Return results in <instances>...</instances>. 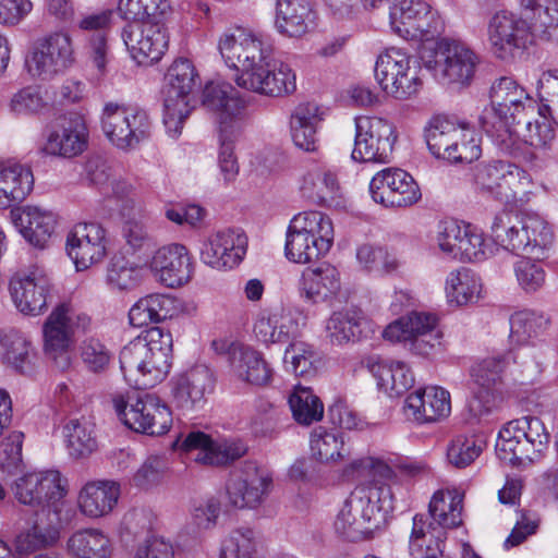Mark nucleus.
<instances>
[{
	"label": "nucleus",
	"mask_w": 558,
	"mask_h": 558,
	"mask_svg": "<svg viewBox=\"0 0 558 558\" xmlns=\"http://www.w3.org/2000/svg\"><path fill=\"white\" fill-rule=\"evenodd\" d=\"M218 49L226 64L238 71L239 87L269 97L295 92V73L287 63L274 59L271 46L259 36L242 28L226 32Z\"/></svg>",
	"instance_id": "nucleus-1"
},
{
	"label": "nucleus",
	"mask_w": 558,
	"mask_h": 558,
	"mask_svg": "<svg viewBox=\"0 0 558 558\" xmlns=\"http://www.w3.org/2000/svg\"><path fill=\"white\" fill-rule=\"evenodd\" d=\"M558 27V8L549 0H520V12L500 11L488 22L487 36L493 53L509 60L537 39H549Z\"/></svg>",
	"instance_id": "nucleus-2"
},
{
	"label": "nucleus",
	"mask_w": 558,
	"mask_h": 558,
	"mask_svg": "<svg viewBox=\"0 0 558 558\" xmlns=\"http://www.w3.org/2000/svg\"><path fill=\"white\" fill-rule=\"evenodd\" d=\"M392 493L387 482L374 480L354 488L339 510L333 527L336 533L350 542L372 537L384 514L392 509Z\"/></svg>",
	"instance_id": "nucleus-3"
},
{
	"label": "nucleus",
	"mask_w": 558,
	"mask_h": 558,
	"mask_svg": "<svg viewBox=\"0 0 558 558\" xmlns=\"http://www.w3.org/2000/svg\"><path fill=\"white\" fill-rule=\"evenodd\" d=\"M489 106L480 118L484 131L506 145L511 140L513 126L534 112L532 97L511 77L495 81L489 90Z\"/></svg>",
	"instance_id": "nucleus-4"
},
{
	"label": "nucleus",
	"mask_w": 558,
	"mask_h": 558,
	"mask_svg": "<svg viewBox=\"0 0 558 558\" xmlns=\"http://www.w3.org/2000/svg\"><path fill=\"white\" fill-rule=\"evenodd\" d=\"M425 140L433 156L450 163H471L482 155L481 136L465 120L434 116L425 126Z\"/></svg>",
	"instance_id": "nucleus-5"
},
{
	"label": "nucleus",
	"mask_w": 558,
	"mask_h": 558,
	"mask_svg": "<svg viewBox=\"0 0 558 558\" xmlns=\"http://www.w3.org/2000/svg\"><path fill=\"white\" fill-rule=\"evenodd\" d=\"M333 235V223L325 213H299L288 226L284 255L296 264L315 262L330 251Z\"/></svg>",
	"instance_id": "nucleus-6"
},
{
	"label": "nucleus",
	"mask_w": 558,
	"mask_h": 558,
	"mask_svg": "<svg viewBox=\"0 0 558 558\" xmlns=\"http://www.w3.org/2000/svg\"><path fill=\"white\" fill-rule=\"evenodd\" d=\"M424 66L441 84L469 86L474 80L480 58L464 43L440 39L421 54Z\"/></svg>",
	"instance_id": "nucleus-7"
},
{
	"label": "nucleus",
	"mask_w": 558,
	"mask_h": 558,
	"mask_svg": "<svg viewBox=\"0 0 558 558\" xmlns=\"http://www.w3.org/2000/svg\"><path fill=\"white\" fill-rule=\"evenodd\" d=\"M549 434L544 423L534 416L508 422L499 432L496 453L501 461L512 464L536 461L547 451Z\"/></svg>",
	"instance_id": "nucleus-8"
},
{
	"label": "nucleus",
	"mask_w": 558,
	"mask_h": 558,
	"mask_svg": "<svg viewBox=\"0 0 558 558\" xmlns=\"http://www.w3.org/2000/svg\"><path fill=\"white\" fill-rule=\"evenodd\" d=\"M75 61L71 35L64 31H56L33 44L25 57V69L32 78L49 82L65 73Z\"/></svg>",
	"instance_id": "nucleus-9"
},
{
	"label": "nucleus",
	"mask_w": 558,
	"mask_h": 558,
	"mask_svg": "<svg viewBox=\"0 0 558 558\" xmlns=\"http://www.w3.org/2000/svg\"><path fill=\"white\" fill-rule=\"evenodd\" d=\"M111 402L119 418L130 429L160 436L171 428V409L154 395L114 393Z\"/></svg>",
	"instance_id": "nucleus-10"
},
{
	"label": "nucleus",
	"mask_w": 558,
	"mask_h": 558,
	"mask_svg": "<svg viewBox=\"0 0 558 558\" xmlns=\"http://www.w3.org/2000/svg\"><path fill=\"white\" fill-rule=\"evenodd\" d=\"M472 180L481 194L501 202L517 199L532 184V179L524 169L496 159L477 163L473 168Z\"/></svg>",
	"instance_id": "nucleus-11"
},
{
	"label": "nucleus",
	"mask_w": 558,
	"mask_h": 558,
	"mask_svg": "<svg viewBox=\"0 0 558 558\" xmlns=\"http://www.w3.org/2000/svg\"><path fill=\"white\" fill-rule=\"evenodd\" d=\"M101 126L112 145L128 151L149 136L150 123L140 107L108 102L102 110Z\"/></svg>",
	"instance_id": "nucleus-12"
},
{
	"label": "nucleus",
	"mask_w": 558,
	"mask_h": 558,
	"mask_svg": "<svg viewBox=\"0 0 558 558\" xmlns=\"http://www.w3.org/2000/svg\"><path fill=\"white\" fill-rule=\"evenodd\" d=\"M411 57L391 48L380 53L375 64V78L380 88L399 100L416 95L422 86L417 70L411 66Z\"/></svg>",
	"instance_id": "nucleus-13"
},
{
	"label": "nucleus",
	"mask_w": 558,
	"mask_h": 558,
	"mask_svg": "<svg viewBox=\"0 0 558 558\" xmlns=\"http://www.w3.org/2000/svg\"><path fill=\"white\" fill-rule=\"evenodd\" d=\"M272 487V474L265 465L244 461L238 474L226 484L227 505L235 509H256L264 504Z\"/></svg>",
	"instance_id": "nucleus-14"
},
{
	"label": "nucleus",
	"mask_w": 558,
	"mask_h": 558,
	"mask_svg": "<svg viewBox=\"0 0 558 558\" xmlns=\"http://www.w3.org/2000/svg\"><path fill=\"white\" fill-rule=\"evenodd\" d=\"M201 105L214 117L218 132L241 133L246 121V102L228 82H207L202 92Z\"/></svg>",
	"instance_id": "nucleus-15"
},
{
	"label": "nucleus",
	"mask_w": 558,
	"mask_h": 558,
	"mask_svg": "<svg viewBox=\"0 0 558 558\" xmlns=\"http://www.w3.org/2000/svg\"><path fill=\"white\" fill-rule=\"evenodd\" d=\"M16 501L31 508L51 509L59 512L58 502L66 493L65 481L57 470L34 471L25 473L11 485Z\"/></svg>",
	"instance_id": "nucleus-16"
},
{
	"label": "nucleus",
	"mask_w": 558,
	"mask_h": 558,
	"mask_svg": "<svg viewBox=\"0 0 558 558\" xmlns=\"http://www.w3.org/2000/svg\"><path fill=\"white\" fill-rule=\"evenodd\" d=\"M396 142L395 125L388 120L378 117H357L351 157L360 162H387Z\"/></svg>",
	"instance_id": "nucleus-17"
},
{
	"label": "nucleus",
	"mask_w": 558,
	"mask_h": 558,
	"mask_svg": "<svg viewBox=\"0 0 558 558\" xmlns=\"http://www.w3.org/2000/svg\"><path fill=\"white\" fill-rule=\"evenodd\" d=\"M390 25L408 40L429 41L441 31V23L422 0H396L390 8Z\"/></svg>",
	"instance_id": "nucleus-18"
},
{
	"label": "nucleus",
	"mask_w": 558,
	"mask_h": 558,
	"mask_svg": "<svg viewBox=\"0 0 558 558\" xmlns=\"http://www.w3.org/2000/svg\"><path fill=\"white\" fill-rule=\"evenodd\" d=\"M121 36L138 64L159 61L169 48L170 34L163 21H130Z\"/></svg>",
	"instance_id": "nucleus-19"
},
{
	"label": "nucleus",
	"mask_w": 558,
	"mask_h": 558,
	"mask_svg": "<svg viewBox=\"0 0 558 558\" xmlns=\"http://www.w3.org/2000/svg\"><path fill=\"white\" fill-rule=\"evenodd\" d=\"M369 192L374 202L386 207H407L421 198V191L411 174L399 168H386L377 172Z\"/></svg>",
	"instance_id": "nucleus-20"
},
{
	"label": "nucleus",
	"mask_w": 558,
	"mask_h": 558,
	"mask_svg": "<svg viewBox=\"0 0 558 558\" xmlns=\"http://www.w3.org/2000/svg\"><path fill=\"white\" fill-rule=\"evenodd\" d=\"M50 288L49 277L37 265L10 280V293L16 308L31 316L40 315L47 308Z\"/></svg>",
	"instance_id": "nucleus-21"
},
{
	"label": "nucleus",
	"mask_w": 558,
	"mask_h": 558,
	"mask_svg": "<svg viewBox=\"0 0 558 558\" xmlns=\"http://www.w3.org/2000/svg\"><path fill=\"white\" fill-rule=\"evenodd\" d=\"M107 232L96 222L75 225L66 236V251L78 270L100 263L107 255Z\"/></svg>",
	"instance_id": "nucleus-22"
},
{
	"label": "nucleus",
	"mask_w": 558,
	"mask_h": 558,
	"mask_svg": "<svg viewBox=\"0 0 558 558\" xmlns=\"http://www.w3.org/2000/svg\"><path fill=\"white\" fill-rule=\"evenodd\" d=\"M88 131L80 116L61 118L47 130L40 151L47 156L73 158L87 147Z\"/></svg>",
	"instance_id": "nucleus-23"
},
{
	"label": "nucleus",
	"mask_w": 558,
	"mask_h": 558,
	"mask_svg": "<svg viewBox=\"0 0 558 558\" xmlns=\"http://www.w3.org/2000/svg\"><path fill=\"white\" fill-rule=\"evenodd\" d=\"M247 248V238L234 229L218 230L210 234L201 252L203 262L211 268L227 270L238 266Z\"/></svg>",
	"instance_id": "nucleus-24"
},
{
	"label": "nucleus",
	"mask_w": 558,
	"mask_h": 558,
	"mask_svg": "<svg viewBox=\"0 0 558 558\" xmlns=\"http://www.w3.org/2000/svg\"><path fill=\"white\" fill-rule=\"evenodd\" d=\"M181 451L191 454L198 463L219 466L226 465L243 457L247 447L238 441H213L203 432H192L182 441Z\"/></svg>",
	"instance_id": "nucleus-25"
},
{
	"label": "nucleus",
	"mask_w": 558,
	"mask_h": 558,
	"mask_svg": "<svg viewBox=\"0 0 558 558\" xmlns=\"http://www.w3.org/2000/svg\"><path fill=\"white\" fill-rule=\"evenodd\" d=\"M90 318L76 312L69 304L58 305L44 324L45 350L49 353L65 352L76 329L85 330Z\"/></svg>",
	"instance_id": "nucleus-26"
},
{
	"label": "nucleus",
	"mask_w": 558,
	"mask_h": 558,
	"mask_svg": "<svg viewBox=\"0 0 558 558\" xmlns=\"http://www.w3.org/2000/svg\"><path fill=\"white\" fill-rule=\"evenodd\" d=\"M58 514L51 509H39L15 536L14 546L20 555L33 553L54 546L60 538Z\"/></svg>",
	"instance_id": "nucleus-27"
},
{
	"label": "nucleus",
	"mask_w": 558,
	"mask_h": 558,
	"mask_svg": "<svg viewBox=\"0 0 558 558\" xmlns=\"http://www.w3.org/2000/svg\"><path fill=\"white\" fill-rule=\"evenodd\" d=\"M450 393L438 386H427L410 393L403 404L405 417L418 424L435 423L450 414Z\"/></svg>",
	"instance_id": "nucleus-28"
},
{
	"label": "nucleus",
	"mask_w": 558,
	"mask_h": 558,
	"mask_svg": "<svg viewBox=\"0 0 558 558\" xmlns=\"http://www.w3.org/2000/svg\"><path fill=\"white\" fill-rule=\"evenodd\" d=\"M172 362L161 356L136 359L132 349L120 352V368L124 379L136 389H148L161 383L169 374Z\"/></svg>",
	"instance_id": "nucleus-29"
},
{
	"label": "nucleus",
	"mask_w": 558,
	"mask_h": 558,
	"mask_svg": "<svg viewBox=\"0 0 558 558\" xmlns=\"http://www.w3.org/2000/svg\"><path fill=\"white\" fill-rule=\"evenodd\" d=\"M298 289L305 302L312 304L331 302L341 291L340 272L328 263L305 268L299 279Z\"/></svg>",
	"instance_id": "nucleus-30"
},
{
	"label": "nucleus",
	"mask_w": 558,
	"mask_h": 558,
	"mask_svg": "<svg viewBox=\"0 0 558 558\" xmlns=\"http://www.w3.org/2000/svg\"><path fill=\"white\" fill-rule=\"evenodd\" d=\"M368 330L371 324L363 311L353 306L333 312L325 325L326 339L337 347L362 340Z\"/></svg>",
	"instance_id": "nucleus-31"
},
{
	"label": "nucleus",
	"mask_w": 558,
	"mask_h": 558,
	"mask_svg": "<svg viewBox=\"0 0 558 558\" xmlns=\"http://www.w3.org/2000/svg\"><path fill=\"white\" fill-rule=\"evenodd\" d=\"M10 218L23 238L39 248L47 245L56 226L54 215L36 206L15 207Z\"/></svg>",
	"instance_id": "nucleus-32"
},
{
	"label": "nucleus",
	"mask_w": 558,
	"mask_h": 558,
	"mask_svg": "<svg viewBox=\"0 0 558 558\" xmlns=\"http://www.w3.org/2000/svg\"><path fill=\"white\" fill-rule=\"evenodd\" d=\"M120 497V485L113 481L86 483L80 490L77 504L81 512L92 519L109 514Z\"/></svg>",
	"instance_id": "nucleus-33"
},
{
	"label": "nucleus",
	"mask_w": 558,
	"mask_h": 558,
	"mask_svg": "<svg viewBox=\"0 0 558 558\" xmlns=\"http://www.w3.org/2000/svg\"><path fill=\"white\" fill-rule=\"evenodd\" d=\"M231 368L240 380L254 386H266L272 377V369L263 354L247 344L232 348Z\"/></svg>",
	"instance_id": "nucleus-34"
},
{
	"label": "nucleus",
	"mask_w": 558,
	"mask_h": 558,
	"mask_svg": "<svg viewBox=\"0 0 558 558\" xmlns=\"http://www.w3.org/2000/svg\"><path fill=\"white\" fill-rule=\"evenodd\" d=\"M323 120V112L315 102H303L295 107L290 119L291 136L294 145L308 153L319 146L317 130Z\"/></svg>",
	"instance_id": "nucleus-35"
},
{
	"label": "nucleus",
	"mask_w": 558,
	"mask_h": 558,
	"mask_svg": "<svg viewBox=\"0 0 558 558\" xmlns=\"http://www.w3.org/2000/svg\"><path fill=\"white\" fill-rule=\"evenodd\" d=\"M213 387V375L203 365L181 374L177 379V409L185 413L199 408L205 393L210 392Z\"/></svg>",
	"instance_id": "nucleus-36"
},
{
	"label": "nucleus",
	"mask_w": 558,
	"mask_h": 558,
	"mask_svg": "<svg viewBox=\"0 0 558 558\" xmlns=\"http://www.w3.org/2000/svg\"><path fill=\"white\" fill-rule=\"evenodd\" d=\"M462 500L463 495L457 490L440 489L437 490L429 502V514L433 519V523H425V532L433 531L435 529L438 532L446 534L444 530L454 529L462 524ZM424 518V515L418 514ZM424 522L425 519H423ZM446 536L442 538V541Z\"/></svg>",
	"instance_id": "nucleus-37"
},
{
	"label": "nucleus",
	"mask_w": 558,
	"mask_h": 558,
	"mask_svg": "<svg viewBox=\"0 0 558 558\" xmlns=\"http://www.w3.org/2000/svg\"><path fill=\"white\" fill-rule=\"evenodd\" d=\"M34 177L31 168L17 163H0V208L22 202L33 191Z\"/></svg>",
	"instance_id": "nucleus-38"
},
{
	"label": "nucleus",
	"mask_w": 558,
	"mask_h": 558,
	"mask_svg": "<svg viewBox=\"0 0 558 558\" xmlns=\"http://www.w3.org/2000/svg\"><path fill=\"white\" fill-rule=\"evenodd\" d=\"M254 333L265 344L286 343L300 333V326L292 314L274 312L257 318Z\"/></svg>",
	"instance_id": "nucleus-39"
},
{
	"label": "nucleus",
	"mask_w": 558,
	"mask_h": 558,
	"mask_svg": "<svg viewBox=\"0 0 558 558\" xmlns=\"http://www.w3.org/2000/svg\"><path fill=\"white\" fill-rule=\"evenodd\" d=\"M310 14L305 0H277L276 29L287 37H302L308 32Z\"/></svg>",
	"instance_id": "nucleus-40"
},
{
	"label": "nucleus",
	"mask_w": 558,
	"mask_h": 558,
	"mask_svg": "<svg viewBox=\"0 0 558 558\" xmlns=\"http://www.w3.org/2000/svg\"><path fill=\"white\" fill-rule=\"evenodd\" d=\"M125 348L132 349L134 357L144 359L146 356H161L172 362L173 357V337L171 324H162L151 327L132 340Z\"/></svg>",
	"instance_id": "nucleus-41"
},
{
	"label": "nucleus",
	"mask_w": 558,
	"mask_h": 558,
	"mask_svg": "<svg viewBox=\"0 0 558 558\" xmlns=\"http://www.w3.org/2000/svg\"><path fill=\"white\" fill-rule=\"evenodd\" d=\"M69 554L75 558H110L113 551L111 538L99 529H84L68 539Z\"/></svg>",
	"instance_id": "nucleus-42"
},
{
	"label": "nucleus",
	"mask_w": 558,
	"mask_h": 558,
	"mask_svg": "<svg viewBox=\"0 0 558 558\" xmlns=\"http://www.w3.org/2000/svg\"><path fill=\"white\" fill-rule=\"evenodd\" d=\"M96 160H100L97 158ZM88 172L90 180L101 186L108 189L110 186L111 194L122 202L120 209L121 216H130L131 211H142V206L133 197L134 187L124 179H113L110 181L109 168L101 161H93L88 163Z\"/></svg>",
	"instance_id": "nucleus-43"
},
{
	"label": "nucleus",
	"mask_w": 558,
	"mask_h": 558,
	"mask_svg": "<svg viewBox=\"0 0 558 558\" xmlns=\"http://www.w3.org/2000/svg\"><path fill=\"white\" fill-rule=\"evenodd\" d=\"M445 292L449 303L466 305L481 298L482 282L480 277L469 268L461 267L450 271L446 278Z\"/></svg>",
	"instance_id": "nucleus-44"
},
{
	"label": "nucleus",
	"mask_w": 558,
	"mask_h": 558,
	"mask_svg": "<svg viewBox=\"0 0 558 558\" xmlns=\"http://www.w3.org/2000/svg\"><path fill=\"white\" fill-rule=\"evenodd\" d=\"M492 236L505 250L519 253L529 251L530 239L520 227V218L502 210L495 215L492 223Z\"/></svg>",
	"instance_id": "nucleus-45"
},
{
	"label": "nucleus",
	"mask_w": 558,
	"mask_h": 558,
	"mask_svg": "<svg viewBox=\"0 0 558 558\" xmlns=\"http://www.w3.org/2000/svg\"><path fill=\"white\" fill-rule=\"evenodd\" d=\"M437 318L433 314L412 312L391 324L383 330L384 339L391 342L410 340L421 333L437 331Z\"/></svg>",
	"instance_id": "nucleus-46"
},
{
	"label": "nucleus",
	"mask_w": 558,
	"mask_h": 558,
	"mask_svg": "<svg viewBox=\"0 0 558 558\" xmlns=\"http://www.w3.org/2000/svg\"><path fill=\"white\" fill-rule=\"evenodd\" d=\"M198 87L199 76L192 60L185 57L177 58V108H187L184 114L181 112V121L198 105Z\"/></svg>",
	"instance_id": "nucleus-47"
},
{
	"label": "nucleus",
	"mask_w": 558,
	"mask_h": 558,
	"mask_svg": "<svg viewBox=\"0 0 558 558\" xmlns=\"http://www.w3.org/2000/svg\"><path fill=\"white\" fill-rule=\"evenodd\" d=\"M69 454L74 459L90 456L98 447L94 425L86 420H70L63 427Z\"/></svg>",
	"instance_id": "nucleus-48"
},
{
	"label": "nucleus",
	"mask_w": 558,
	"mask_h": 558,
	"mask_svg": "<svg viewBox=\"0 0 558 558\" xmlns=\"http://www.w3.org/2000/svg\"><path fill=\"white\" fill-rule=\"evenodd\" d=\"M4 361L21 374H32L35 371L37 357L31 342L17 332L7 335L2 342Z\"/></svg>",
	"instance_id": "nucleus-49"
},
{
	"label": "nucleus",
	"mask_w": 558,
	"mask_h": 558,
	"mask_svg": "<svg viewBox=\"0 0 558 558\" xmlns=\"http://www.w3.org/2000/svg\"><path fill=\"white\" fill-rule=\"evenodd\" d=\"M426 524L423 518L414 515L410 536V555L412 558H439L441 556V543L445 533L433 531L425 532Z\"/></svg>",
	"instance_id": "nucleus-50"
},
{
	"label": "nucleus",
	"mask_w": 558,
	"mask_h": 558,
	"mask_svg": "<svg viewBox=\"0 0 558 558\" xmlns=\"http://www.w3.org/2000/svg\"><path fill=\"white\" fill-rule=\"evenodd\" d=\"M118 12L128 21H163L171 14L169 0H119Z\"/></svg>",
	"instance_id": "nucleus-51"
},
{
	"label": "nucleus",
	"mask_w": 558,
	"mask_h": 558,
	"mask_svg": "<svg viewBox=\"0 0 558 558\" xmlns=\"http://www.w3.org/2000/svg\"><path fill=\"white\" fill-rule=\"evenodd\" d=\"M289 405L294 420L302 425H311L322 420L324 405L311 388L295 386L289 396Z\"/></svg>",
	"instance_id": "nucleus-52"
},
{
	"label": "nucleus",
	"mask_w": 558,
	"mask_h": 558,
	"mask_svg": "<svg viewBox=\"0 0 558 558\" xmlns=\"http://www.w3.org/2000/svg\"><path fill=\"white\" fill-rule=\"evenodd\" d=\"M513 133L521 135L526 144L541 150L547 158L558 160V137L548 121H527L522 132L513 129Z\"/></svg>",
	"instance_id": "nucleus-53"
},
{
	"label": "nucleus",
	"mask_w": 558,
	"mask_h": 558,
	"mask_svg": "<svg viewBox=\"0 0 558 558\" xmlns=\"http://www.w3.org/2000/svg\"><path fill=\"white\" fill-rule=\"evenodd\" d=\"M311 451L322 462L339 461L350 456L343 439L335 433L318 427L311 435Z\"/></svg>",
	"instance_id": "nucleus-54"
},
{
	"label": "nucleus",
	"mask_w": 558,
	"mask_h": 558,
	"mask_svg": "<svg viewBox=\"0 0 558 558\" xmlns=\"http://www.w3.org/2000/svg\"><path fill=\"white\" fill-rule=\"evenodd\" d=\"M258 546V537L252 529H235L222 541L220 558H256Z\"/></svg>",
	"instance_id": "nucleus-55"
},
{
	"label": "nucleus",
	"mask_w": 558,
	"mask_h": 558,
	"mask_svg": "<svg viewBox=\"0 0 558 558\" xmlns=\"http://www.w3.org/2000/svg\"><path fill=\"white\" fill-rule=\"evenodd\" d=\"M141 267L124 254L111 258L107 268V282L112 289L132 290L140 282Z\"/></svg>",
	"instance_id": "nucleus-56"
},
{
	"label": "nucleus",
	"mask_w": 558,
	"mask_h": 558,
	"mask_svg": "<svg viewBox=\"0 0 558 558\" xmlns=\"http://www.w3.org/2000/svg\"><path fill=\"white\" fill-rule=\"evenodd\" d=\"M537 95L541 101L538 113L550 118L558 126V70L542 73L537 82Z\"/></svg>",
	"instance_id": "nucleus-57"
},
{
	"label": "nucleus",
	"mask_w": 558,
	"mask_h": 558,
	"mask_svg": "<svg viewBox=\"0 0 558 558\" xmlns=\"http://www.w3.org/2000/svg\"><path fill=\"white\" fill-rule=\"evenodd\" d=\"M482 450V444L474 436L458 435L447 446V461L457 469H464L480 457Z\"/></svg>",
	"instance_id": "nucleus-58"
},
{
	"label": "nucleus",
	"mask_w": 558,
	"mask_h": 558,
	"mask_svg": "<svg viewBox=\"0 0 558 558\" xmlns=\"http://www.w3.org/2000/svg\"><path fill=\"white\" fill-rule=\"evenodd\" d=\"M281 412L277 407L267 401L260 400L251 418V430L257 437L274 438L279 434Z\"/></svg>",
	"instance_id": "nucleus-59"
},
{
	"label": "nucleus",
	"mask_w": 558,
	"mask_h": 558,
	"mask_svg": "<svg viewBox=\"0 0 558 558\" xmlns=\"http://www.w3.org/2000/svg\"><path fill=\"white\" fill-rule=\"evenodd\" d=\"M316 360L317 353L313 345L303 341H291L283 356L286 367L300 376L311 374Z\"/></svg>",
	"instance_id": "nucleus-60"
},
{
	"label": "nucleus",
	"mask_w": 558,
	"mask_h": 558,
	"mask_svg": "<svg viewBox=\"0 0 558 558\" xmlns=\"http://www.w3.org/2000/svg\"><path fill=\"white\" fill-rule=\"evenodd\" d=\"M9 107L15 114L34 116L45 111L48 108V102L39 86L28 85L12 95Z\"/></svg>",
	"instance_id": "nucleus-61"
},
{
	"label": "nucleus",
	"mask_w": 558,
	"mask_h": 558,
	"mask_svg": "<svg viewBox=\"0 0 558 558\" xmlns=\"http://www.w3.org/2000/svg\"><path fill=\"white\" fill-rule=\"evenodd\" d=\"M170 469V462L159 454L149 456L133 474L132 484L141 489L159 485Z\"/></svg>",
	"instance_id": "nucleus-62"
},
{
	"label": "nucleus",
	"mask_w": 558,
	"mask_h": 558,
	"mask_svg": "<svg viewBox=\"0 0 558 558\" xmlns=\"http://www.w3.org/2000/svg\"><path fill=\"white\" fill-rule=\"evenodd\" d=\"M122 236L128 252L140 253L151 245V238L142 220L141 211H131L130 216H122Z\"/></svg>",
	"instance_id": "nucleus-63"
},
{
	"label": "nucleus",
	"mask_w": 558,
	"mask_h": 558,
	"mask_svg": "<svg viewBox=\"0 0 558 558\" xmlns=\"http://www.w3.org/2000/svg\"><path fill=\"white\" fill-rule=\"evenodd\" d=\"M81 357L86 368L95 374L107 371L113 357L112 351L101 340L89 337L80 345Z\"/></svg>",
	"instance_id": "nucleus-64"
}]
</instances>
